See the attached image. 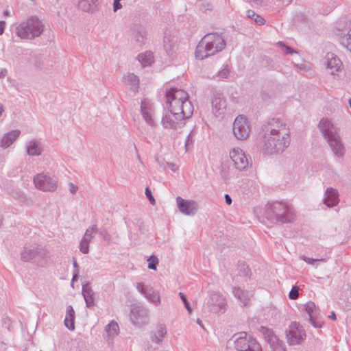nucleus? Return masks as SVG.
Listing matches in <instances>:
<instances>
[{"instance_id":"a19ab883","label":"nucleus","mask_w":351,"mask_h":351,"mask_svg":"<svg viewBox=\"0 0 351 351\" xmlns=\"http://www.w3.org/2000/svg\"><path fill=\"white\" fill-rule=\"evenodd\" d=\"M328 317L332 319H336V315L334 312H332L331 314L328 316Z\"/></svg>"},{"instance_id":"393cba45","label":"nucleus","mask_w":351,"mask_h":351,"mask_svg":"<svg viewBox=\"0 0 351 351\" xmlns=\"http://www.w3.org/2000/svg\"><path fill=\"white\" fill-rule=\"evenodd\" d=\"M147 298L153 303L158 304L160 303V298L158 296V294L153 292L152 293H149L147 295Z\"/></svg>"},{"instance_id":"dca6fc26","label":"nucleus","mask_w":351,"mask_h":351,"mask_svg":"<svg viewBox=\"0 0 351 351\" xmlns=\"http://www.w3.org/2000/svg\"><path fill=\"white\" fill-rule=\"evenodd\" d=\"M19 134L20 131L18 130L12 131L8 133L2 138L1 141V146L4 148L9 147L13 143V141L16 139Z\"/></svg>"},{"instance_id":"f8f14e48","label":"nucleus","mask_w":351,"mask_h":351,"mask_svg":"<svg viewBox=\"0 0 351 351\" xmlns=\"http://www.w3.org/2000/svg\"><path fill=\"white\" fill-rule=\"evenodd\" d=\"M176 203L179 210L186 215H193L197 209V204L193 200H186L180 197L176 198Z\"/></svg>"},{"instance_id":"423d86ee","label":"nucleus","mask_w":351,"mask_h":351,"mask_svg":"<svg viewBox=\"0 0 351 351\" xmlns=\"http://www.w3.org/2000/svg\"><path fill=\"white\" fill-rule=\"evenodd\" d=\"M268 209L271 210L282 222H291L295 219L292 209L282 202H274Z\"/></svg>"},{"instance_id":"20e7f679","label":"nucleus","mask_w":351,"mask_h":351,"mask_svg":"<svg viewBox=\"0 0 351 351\" xmlns=\"http://www.w3.org/2000/svg\"><path fill=\"white\" fill-rule=\"evenodd\" d=\"M321 130L324 136L328 138V143L333 152L337 156H341L343 154L344 148L336 136L335 129L327 119H322L319 123Z\"/></svg>"},{"instance_id":"37998d69","label":"nucleus","mask_w":351,"mask_h":351,"mask_svg":"<svg viewBox=\"0 0 351 351\" xmlns=\"http://www.w3.org/2000/svg\"><path fill=\"white\" fill-rule=\"evenodd\" d=\"M197 323L199 324V325L202 326V322L200 320H197Z\"/></svg>"},{"instance_id":"39448f33","label":"nucleus","mask_w":351,"mask_h":351,"mask_svg":"<svg viewBox=\"0 0 351 351\" xmlns=\"http://www.w3.org/2000/svg\"><path fill=\"white\" fill-rule=\"evenodd\" d=\"M43 31V26L36 18L29 19L25 23L18 27V36L22 39H32L39 36Z\"/></svg>"},{"instance_id":"b1692460","label":"nucleus","mask_w":351,"mask_h":351,"mask_svg":"<svg viewBox=\"0 0 351 351\" xmlns=\"http://www.w3.org/2000/svg\"><path fill=\"white\" fill-rule=\"evenodd\" d=\"M343 44L351 51V27L346 36L343 38Z\"/></svg>"},{"instance_id":"5701e85b","label":"nucleus","mask_w":351,"mask_h":351,"mask_svg":"<svg viewBox=\"0 0 351 351\" xmlns=\"http://www.w3.org/2000/svg\"><path fill=\"white\" fill-rule=\"evenodd\" d=\"M147 261L149 263L148 264V268L151 269L156 270V265L158 263V259L156 256H151L148 259Z\"/></svg>"},{"instance_id":"72a5a7b5","label":"nucleus","mask_w":351,"mask_h":351,"mask_svg":"<svg viewBox=\"0 0 351 351\" xmlns=\"http://www.w3.org/2000/svg\"><path fill=\"white\" fill-rule=\"evenodd\" d=\"M247 14L248 17L254 19L256 13L252 10H248Z\"/></svg>"},{"instance_id":"2f4dec72","label":"nucleus","mask_w":351,"mask_h":351,"mask_svg":"<svg viewBox=\"0 0 351 351\" xmlns=\"http://www.w3.org/2000/svg\"><path fill=\"white\" fill-rule=\"evenodd\" d=\"M120 0H114V11H117L118 9L121 8V5L119 3Z\"/></svg>"},{"instance_id":"a211bd4d","label":"nucleus","mask_w":351,"mask_h":351,"mask_svg":"<svg viewBox=\"0 0 351 351\" xmlns=\"http://www.w3.org/2000/svg\"><path fill=\"white\" fill-rule=\"evenodd\" d=\"M74 310L72 306H69L66 308L64 324L70 330L74 329Z\"/></svg>"},{"instance_id":"ea45409f","label":"nucleus","mask_w":351,"mask_h":351,"mask_svg":"<svg viewBox=\"0 0 351 351\" xmlns=\"http://www.w3.org/2000/svg\"><path fill=\"white\" fill-rule=\"evenodd\" d=\"M179 295L184 302H185V301H187L186 297L182 293H180Z\"/></svg>"},{"instance_id":"c9c22d12","label":"nucleus","mask_w":351,"mask_h":351,"mask_svg":"<svg viewBox=\"0 0 351 351\" xmlns=\"http://www.w3.org/2000/svg\"><path fill=\"white\" fill-rule=\"evenodd\" d=\"M184 303L185 307L188 310V311L189 313H191L192 310H191V307L189 306V304L188 301H185V302H184Z\"/></svg>"},{"instance_id":"ddd939ff","label":"nucleus","mask_w":351,"mask_h":351,"mask_svg":"<svg viewBox=\"0 0 351 351\" xmlns=\"http://www.w3.org/2000/svg\"><path fill=\"white\" fill-rule=\"evenodd\" d=\"M250 348L248 340L246 337H239L232 343H229L227 351H247Z\"/></svg>"},{"instance_id":"a18cd8bd","label":"nucleus","mask_w":351,"mask_h":351,"mask_svg":"<svg viewBox=\"0 0 351 351\" xmlns=\"http://www.w3.org/2000/svg\"><path fill=\"white\" fill-rule=\"evenodd\" d=\"M5 15H8V13L7 12H5Z\"/></svg>"},{"instance_id":"9b49d317","label":"nucleus","mask_w":351,"mask_h":351,"mask_svg":"<svg viewBox=\"0 0 351 351\" xmlns=\"http://www.w3.org/2000/svg\"><path fill=\"white\" fill-rule=\"evenodd\" d=\"M37 188L44 191H52L56 187V182L45 175L39 174L34 178Z\"/></svg>"},{"instance_id":"7ed1b4c3","label":"nucleus","mask_w":351,"mask_h":351,"mask_svg":"<svg viewBox=\"0 0 351 351\" xmlns=\"http://www.w3.org/2000/svg\"><path fill=\"white\" fill-rule=\"evenodd\" d=\"M225 41L221 36L217 34H208L199 43L195 50V57L202 60L222 50L225 47Z\"/></svg>"},{"instance_id":"412c9836","label":"nucleus","mask_w":351,"mask_h":351,"mask_svg":"<svg viewBox=\"0 0 351 351\" xmlns=\"http://www.w3.org/2000/svg\"><path fill=\"white\" fill-rule=\"evenodd\" d=\"M305 310L310 317L312 324H313L315 326H317L313 321V315L316 311L315 304L312 302H307L305 306Z\"/></svg>"},{"instance_id":"4be33fe9","label":"nucleus","mask_w":351,"mask_h":351,"mask_svg":"<svg viewBox=\"0 0 351 351\" xmlns=\"http://www.w3.org/2000/svg\"><path fill=\"white\" fill-rule=\"evenodd\" d=\"M106 330L109 335V336H114L117 335L119 331V326L114 322H111L106 328Z\"/></svg>"},{"instance_id":"4c0bfd02","label":"nucleus","mask_w":351,"mask_h":351,"mask_svg":"<svg viewBox=\"0 0 351 351\" xmlns=\"http://www.w3.org/2000/svg\"><path fill=\"white\" fill-rule=\"evenodd\" d=\"M4 30V22H0V35L3 34Z\"/></svg>"},{"instance_id":"c756f323","label":"nucleus","mask_w":351,"mask_h":351,"mask_svg":"<svg viewBox=\"0 0 351 351\" xmlns=\"http://www.w3.org/2000/svg\"><path fill=\"white\" fill-rule=\"evenodd\" d=\"M136 288H137L138 291H140L141 293H145V287L142 282L138 283L136 285Z\"/></svg>"},{"instance_id":"6e6552de","label":"nucleus","mask_w":351,"mask_h":351,"mask_svg":"<svg viewBox=\"0 0 351 351\" xmlns=\"http://www.w3.org/2000/svg\"><path fill=\"white\" fill-rule=\"evenodd\" d=\"M250 129L247 119L243 117H238L233 123V133L237 138L243 140L247 138Z\"/></svg>"},{"instance_id":"f257e3e1","label":"nucleus","mask_w":351,"mask_h":351,"mask_svg":"<svg viewBox=\"0 0 351 351\" xmlns=\"http://www.w3.org/2000/svg\"><path fill=\"white\" fill-rule=\"evenodd\" d=\"M263 149L267 153L283 151L289 143V128L285 124L275 121L265 126Z\"/></svg>"},{"instance_id":"bb28decb","label":"nucleus","mask_w":351,"mask_h":351,"mask_svg":"<svg viewBox=\"0 0 351 351\" xmlns=\"http://www.w3.org/2000/svg\"><path fill=\"white\" fill-rule=\"evenodd\" d=\"M145 195L147 197V199H149V201L150 202V203L152 204V205H154L155 204V199L152 195V193L151 192V191L149 189V188H147L146 190H145Z\"/></svg>"},{"instance_id":"c03bdc74","label":"nucleus","mask_w":351,"mask_h":351,"mask_svg":"<svg viewBox=\"0 0 351 351\" xmlns=\"http://www.w3.org/2000/svg\"><path fill=\"white\" fill-rule=\"evenodd\" d=\"M349 104H350V106L351 108V100H350Z\"/></svg>"},{"instance_id":"4468645a","label":"nucleus","mask_w":351,"mask_h":351,"mask_svg":"<svg viewBox=\"0 0 351 351\" xmlns=\"http://www.w3.org/2000/svg\"><path fill=\"white\" fill-rule=\"evenodd\" d=\"M141 112L144 119L149 124H153V107L151 102L145 99L141 102Z\"/></svg>"},{"instance_id":"f03ea898","label":"nucleus","mask_w":351,"mask_h":351,"mask_svg":"<svg viewBox=\"0 0 351 351\" xmlns=\"http://www.w3.org/2000/svg\"><path fill=\"white\" fill-rule=\"evenodd\" d=\"M169 110L176 112L178 117H190L193 112V107L189 101L188 93L182 89H171L166 94Z\"/></svg>"},{"instance_id":"79ce46f5","label":"nucleus","mask_w":351,"mask_h":351,"mask_svg":"<svg viewBox=\"0 0 351 351\" xmlns=\"http://www.w3.org/2000/svg\"><path fill=\"white\" fill-rule=\"evenodd\" d=\"M3 111V106L2 105L0 104V115L1 114L2 112Z\"/></svg>"},{"instance_id":"c85d7f7f","label":"nucleus","mask_w":351,"mask_h":351,"mask_svg":"<svg viewBox=\"0 0 351 351\" xmlns=\"http://www.w3.org/2000/svg\"><path fill=\"white\" fill-rule=\"evenodd\" d=\"M254 20L258 25H263L265 23L264 19L256 14L254 15Z\"/></svg>"},{"instance_id":"e433bc0d","label":"nucleus","mask_w":351,"mask_h":351,"mask_svg":"<svg viewBox=\"0 0 351 351\" xmlns=\"http://www.w3.org/2000/svg\"><path fill=\"white\" fill-rule=\"evenodd\" d=\"M228 73V71H222L219 72V75L220 77H226Z\"/></svg>"},{"instance_id":"0eeeda50","label":"nucleus","mask_w":351,"mask_h":351,"mask_svg":"<svg viewBox=\"0 0 351 351\" xmlns=\"http://www.w3.org/2000/svg\"><path fill=\"white\" fill-rule=\"evenodd\" d=\"M286 337L289 344L300 343L306 337V335L299 324L292 322L286 331Z\"/></svg>"},{"instance_id":"58836bf2","label":"nucleus","mask_w":351,"mask_h":351,"mask_svg":"<svg viewBox=\"0 0 351 351\" xmlns=\"http://www.w3.org/2000/svg\"><path fill=\"white\" fill-rule=\"evenodd\" d=\"M274 351H285V349L283 348H282L281 346H276L274 348Z\"/></svg>"},{"instance_id":"473e14b6","label":"nucleus","mask_w":351,"mask_h":351,"mask_svg":"<svg viewBox=\"0 0 351 351\" xmlns=\"http://www.w3.org/2000/svg\"><path fill=\"white\" fill-rule=\"evenodd\" d=\"M69 186H70L71 192L73 194L75 193L77 191V187L76 186H75L73 184H70Z\"/></svg>"},{"instance_id":"cd10ccee","label":"nucleus","mask_w":351,"mask_h":351,"mask_svg":"<svg viewBox=\"0 0 351 351\" xmlns=\"http://www.w3.org/2000/svg\"><path fill=\"white\" fill-rule=\"evenodd\" d=\"M80 251L84 254H86L88 252V245L85 241H82L80 245Z\"/></svg>"},{"instance_id":"7c9ffc66","label":"nucleus","mask_w":351,"mask_h":351,"mask_svg":"<svg viewBox=\"0 0 351 351\" xmlns=\"http://www.w3.org/2000/svg\"><path fill=\"white\" fill-rule=\"evenodd\" d=\"M166 330L164 327L162 326H160V328L158 329V335L160 337H163L164 335L166 334Z\"/></svg>"},{"instance_id":"f704fd0d","label":"nucleus","mask_w":351,"mask_h":351,"mask_svg":"<svg viewBox=\"0 0 351 351\" xmlns=\"http://www.w3.org/2000/svg\"><path fill=\"white\" fill-rule=\"evenodd\" d=\"M225 199H226V203H227L228 205H230V204H231V202H232V200H231L230 197L228 194H226V195H225Z\"/></svg>"},{"instance_id":"1a4fd4ad","label":"nucleus","mask_w":351,"mask_h":351,"mask_svg":"<svg viewBox=\"0 0 351 351\" xmlns=\"http://www.w3.org/2000/svg\"><path fill=\"white\" fill-rule=\"evenodd\" d=\"M186 119H189V117L185 116L178 117L176 112L169 110V112L162 118V124L165 128L176 129L184 124Z\"/></svg>"},{"instance_id":"6ab92c4d","label":"nucleus","mask_w":351,"mask_h":351,"mask_svg":"<svg viewBox=\"0 0 351 351\" xmlns=\"http://www.w3.org/2000/svg\"><path fill=\"white\" fill-rule=\"evenodd\" d=\"M138 60L141 62L143 66H150L154 62V56L150 51H147L138 55Z\"/></svg>"},{"instance_id":"a878e982","label":"nucleus","mask_w":351,"mask_h":351,"mask_svg":"<svg viewBox=\"0 0 351 351\" xmlns=\"http://www.w3.org/2000/svg\"><path fill=\"white\" fill-rule=\"evenodd\" d=\"M289 298L291 300H295L299 296V288L296 286L293 287L291 290L289 292Z\"/></svg>"},{"instance_id":"aec40b11","label":"nucleus","mask_w":351,"mask_h":351,"mask_svg":"<svg viewBox=\"0 0 351 351\" xmlns=\"http://www.w3.org/2000/svg\"><path fill=\"white\" fill-rule=\"evenodd\" d=\"M27 153L32 156L39 155L41 153V149L36 142L32 141L27 146Z\"/></svg>"},{"instance_id":"9d476101","label":"nucleus","mask_w":351,"mask_h":351,"mask_svg":"<svg viewBox=\"0 0 351 351\" xmlns=\"http://www.w3.org/2000/svg\"><path fill=\"white\" fill-rule=\"evenodd\" d=\"M230 157L235 167L239 170H243L247 167L249 161L245 153L239 148H233L230 152Z\"/></svg>"},{"instance_id":"f3484780","label":"nucleus","mask_w":351,"mask_h":351,"mask_svg":"<svg viewBox=\"0 0 351 351\" xmlns=\"http://www.w3.org/2000/svg\"><path fill=\"white\" fill-rule=\"evenodd\" d=\"M325 204L330 207L337 204V195L334 189H328L326 193Z\"/></svg>"},{"instance_id":"2eb2a0df","label":"nucleus","mask_w":351,"mask_h":351,"mask_svg":"<svg viewBox=\"0 0 351 351\" xmlns=\"http://www.w3.org/2000/svg\"><path fill=\"white\" fill-rule=\"evenodd\" d=\"M341 61L333 53H328L326 55V66L330 71L331 74H334L341 66Z\"/></svg>"}]
</instances>
